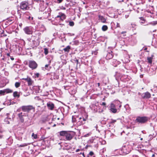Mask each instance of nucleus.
Segmentation results:
<instances>
[{"label": "nucleus", "instance_id": "f257e3e1", "mask_svg": "<svg viewBox=\"0 0 157 157\" xmlns=\"http://www.w3.org/2000/svg\"><path fill=\"white\" fill-rule=\"evenodd\" d=\"M20 8L23 11L29 10L30 7L28 2L27 1L22 2L20 4Z\"/></svg>", "mask_w": 157, "mask_h": 157}, {"label": "nucleus", "instance_id": "f03ea898", "mask_svg": "<svg viewBox=\"0 0 157 157\" xmlns=\"http://www.w3.org/2000/svg\"><path fill=\"white\" fill-rule=\"evenodd\" d=\"M131 149L128 146H124L120 151V153L124 154H127L129 153Z\"/></svg>", "mask_w": 157, "mask_h": 157}, {"label": "nucleus", "instance_id": "7ed1b4c3", "mask_svg": "<svg viewBox=\"0 0 157 157\" xmlns=\"http://www.w3.org/2000/svg\"><path fill=\"white\" fill-rule=\"evenodd\" d=\"M21 110L24 112L29 113L30 110L34 109V108L32 105L22 106L21 107Z\"/></svg>", "mask_w": 157, "mask_h": 157}, {"label": "nucleus", "instance_id": "20e7f679", "mask_svg": "<svg viewBox=\"0 0 157 157\" xmlns=\"http://www.w3.org/2000/svg\"><path fill=\"white\" fill-rule=\"evenodd\" d=\"M23 30L26 34H32L33 32V28L31 26H26L23 29Z\"/></svg>", "mask_w": 157, "mask_h": 157}, {"label": "nucleus", "instance_id": "39448f33", "mask_svg": "<svg viewBox=\"0 0 157 157\" xmlns=\"http://www.w3.org/2000/svg\"><path fill=\"white\" fill-rule=\"evenodd\" d=\"M115 105L114 104V103H111L110 106H109V109L110 111L113 113H115L117 112V111L118 110V109L116 108Z\"/></svg>", "mask_w": 157, "mask_h": 157}, {"label": "nucleus", "instance_id": "423d86ee", "mask_svg": "<svg viewBox=\"0 0 157 157\" xmlns=\"http://www.w3.org/2000/svg\"><path fill=\"white\" fill-rule=\"evenodd\" d=\"M148 118L146 117H138L136 120L137 122L140 123H143L148 121Z\"/></svg>", "mask_w": 157, "mask_h": 157}, {"label": "nucleus", "instance_id": "0eeeda50", "mask_svg": "<svg viewBox=\"0 0 157 157\" xmlns=\"http://www.w3.org/2000/svg\"><path fill=\"white\" fill-rule=\"evenodd\" d=\"M29 67L32 69H36L37 67L36 63L33 60H29Z\"/></svg>", "mask_w": 157, "mask_h": 157}, {"label": "nucleus", "instance_id": "6e6552de", "mask_svg": "<svg viewBox=\"0 0 157 157\" xmlns=\"http://www.w3.org/2000/svg\"><path fill=\"white\" fill-rule=\"evenodd\" d=\"M73 136L72 133L70 132H67L65 136V139L67 140H70L73 138Z\"/></svg>", "mask_w": 157, "mask_h": 157}, {"label": "nucleus", "instance_id": "1a4fd4ad", "mask_svg": "<svg viewBox=\"0 0 157 157\" xmlns=\"http://www.w3.org/2000/svg\"><path fill=\"white\" fill-rule=\"evenodd\" d=\"M151 94L148 92H146L142 94L141 96L142 98L144 99L149 98L151 97Z\"/></svg>", "mask_w": 157, "mask_h": 157}, {"label": "nucleus", "instance_id": "9d476101", "mask_svg": "<svg viewBox=\"0 0 157 157\" xmlns=\"http://www.w3.org/2000/svg\"><path fill=\"white\" fill-rule=\"evenodd\" d=\"M113 56V54L112 51H109L107 53L106 56V59H111Z\"/></svg>", "mask_w": 157, "mask_h": 157}, {"label": "nucleus", "instance_id": "9b49d317", "mask_svg": "<svg viewBox=\"0 0 157 157\" xmlns=\"http://www.w3.org/2000/svg\"><path fill=\"white\" fill-rule=\"evenodd\" d=\"M112 103H114V104L115 105V107L116 108L119 107L118 109L119 111L120 108L121 107V102L118 100H115Z\"/></svg>", "mask_w": 157, "mask_h": 157}, {"label": "nucleus", "instance_id": "f8f14e48", "mask_svg": "<svg viewBox=\"0 0 157 157\" xmlns=\"http://www.w3.org/2000/svg\"><path fill=\"white\" fill-rule=\"evenodd\" d=\"M47 106L48 109L51 110H52L54 108V104L52 102H48L47 103Z\"/></svg>", "mask_w": 157, "mask_h": 157}, {"label": "nucleus", "instance_id": "ddd939ff", "mask_svg": "<svg viewBox=\"0 0 157 157\" xmlns=\"http://www.w3.org/2000/svg\"><path fill=\"white\" fill-rule=\"evenodd\" d=\"M56 18H59L60 19L61 21H63V20L65 19L66 18V16L65 14H64L61 13H59V14L56 17Z\"/></svg>", "mask_w": 157, "mask_h": 157}, {"label": "nucleus", "instance_id": "4468645a", "mask_svg": "<svg viewBox=\"0 0 157 157\" xmlns=\"http://www.w3.org/2000/svg\"><path fill=\"white\" fill-rule=\"evenodd\" d=\"M50 15V13L49 11H45L43 13L42 16L43 18L44 19L47 18Z\"/></svg>", "mask_w": 157, "mask_h": 157}, {"label": "nucleus", "instance_id": "2eb2a0df", "mask_svg": "<svg viewBox=\"0 0 157 157\" xmlns=\"http://www.w3.org/2000/svg\"><path fill=\"white\" fill-rule=\"evenodd\" d=\"M19 118L21 122H23L24 121V119L23 117V116L24 115H23V113L22 112H21L19 113L18 114Z\"/></svg>", "mask_w": 157, "mask_h": 157}, {"label": "nucleus", "instance_id": "dca6fc26", "mask_svg": "<svg viewBox=\"0 0 157 157\" xmlns=\"http://www.w3.org/2000/svg\"><path fill=\"white\" fill-rule=\"evenodd\" d=\"M120 62L116 59H113L112 62V64L114 67H116L117 65L120 63Z\"/></svg>", "mask_w": 157, "mask_h": 157}, {"label": "nucleus", "instance_id": "f3484780", "mask_svg": "<svg viewBox=\"0 0 157 157\" xmlns=\"http://www.w3.org/2000/svg\"><path fill=\"white\" fill-rule=\"evenodd\" d=\"M27 82H28V85L29 86H30L32 85L34 82L32 80L31 78L30 77L28 78V79L27 81Z\"/></svg>", "mask_w": 157, "mask_h": 157}, {"label": "nucleus", "instance_id": "a211bd4d", "mask_svg": "<svg viewBox=\"0 0 157 157\" xmlns=\"http://www.w3.org/2000/svg\"><path fill=\"white\" fill-rule=\"evenodd\" d=\"M99 18L101 20V22L103 23L105 22L106 20L102 16L99 15Z\"/></svg>", "mask_w": 157, "mask_h": 157}, {"label": "nucleus", "instance_id": "6ab92c4d", "mask_svg": "<svg viewBox=\"0 0 157 157\" xmlns=\"http://www.w3.org/2000/svg\"><path fill=\"white\" fill-rule=\"evenodd\" d=\"M77 117H78L79 118V120H81L82 119L83 121H85L87 118L88 115H86L85 116V117H84L83 116L82 117H79V116H77Z\"/></svg>", "mask_w": 157, "mask_h": 157}, {"label": "nucleus", "instance_id": "aec40b11", "mask_svg": "<svg viewBox=\"0 0 157 157\" xmlns=\"http://www.w3.org/2000/svg\"><path fill=\"white\" fill-rule=\"evenodd\" d=\"M71 48L70 46L68 45L65 48L63 49L65 52H69Z\"/></svg>", "mask_w": 157, "mask_h": 157}, {"label": "nucleus", "instance_id": "412c9836", "mask_svg": "<svg viewBox=\"0 0 157 157\" xmlns=\"http://www.w3.org/2000/svg\"><path fill=\"white\" fill-rule=\"evenodd\" d=\"M67 132L65 131H62L59 132V134L60 136H63L65 137L66 134Z\"/></svg>", "mask_w": 157, "mask_h": 157}, {"label": "nucleus", "instance_id": "4be33fe9", "mask_svg": "<svg viewBox=\"0 0 157 157\" xmlns=\"http://www.w3.org/2000/svg\"><path fill=\"white\" fill-rule=\"evenodd\" d=\"M5 94H8L9 93H11L13 92V90L9 89H5Z\"/></svg>", "mask_w": 157, "mask_h": 157}, {"label": "nucleus", "instance_id": "5701e85b", "mask_svg": "<svg viewBox=\"0 0 157 157\" xmlns=\"http://www.w3.org/2000/svg\"><path fill=\"white\" fill-rule=\"evenodd\" d=\"M151 56H152V57H148L147 58V60L148 62L150 64H151L152 63V57L153 56L152 55Z\"/></svg>", "mask_w": 157, "mask_h": 157}, {"label": "nucleus", "instance_id": "b1692460", "mask_svg": "<svg viewBox=\"0 0 157 157\" xmlns=\"http://www.w3.org/2000/svg\"><path fill=\"white\" fill-rule=\"evenodd\" d=\"M108 27L107 25H104L102 27V29L103 31H105L108 29Z\"/></svg>", "mask_w": 157, "mask_h": 157}, {"label": "nucleus", "instance_id": "393cba45", "mask_svg": "<svg viewBox=\"0 0 157 157\" xmlns=\"http://www.w3.org/2000/svg\"><path fill=\"white\" fill-rule=\"evenodd\" d=\"M13 96L14 97H17L18 98H19L20 95L18 94V92L17 91H15L13 93Z\"/></svg>", "mask_w": 157, "mask_h": 157}, {"label": "nucleus", "instance_id": "a878e982", "mask_svg": "<svg viewBox=\"0 0 157 157\" xmlns=\"http://www.w3.org/2000/svg\"><path fill=\"white\" fill-rule=\"evenodd\" d=\"M21 85L20 83L19 82H16L15 83V86L16 88H18Z\"/></svg>", "mask_w": 157, "mask_h": 157}, {"label": "nucleus", "instance_id": "bb28decb", "mask_svg": "<svg viewBox=\"0 0 157 157\" xmlns=\"http://www.w3.org/2000/svg\"><path fill=\"white\" fill-rule=\"evenodd\" d=\"M149 24H151L153 25H155L157 24V21L151 22L150 23H149Z\"/></svg>", "mask_w": 157, "mask_h": 157}, {"label": "nucleus", "instance_id": "cd10ccee", "mask_svg": "<svg viewBox=\"0 0 157 157\" xmlns=\"http://www.w3.org/2000/svg\"><path fill=\"white\" fill-rule=\"evenodd\" d=\"M116 122V120L111 119L109 121V123L111 124L115 123Z\"/></svg>", "mask_w": 157, "mask_h": 157}, {"label": "nucleus", "instance_id": "c85d7f7f", "mask_svg": "<svg viewBox=\"0 0 157 157\" xmlns=\"http://www.w3.org/2000/svg\"><path fill=\"white\" fill-rule=\"evenodd\" d=\"M45 69L47 70H49L50 69V67H49V64H46L45 65Z\"/></svg>", "mask_w": 157, "mask_h": 157}, {"label": "nucleus", "instance_id": "c756f323", "mask_svg": "<svg viewBox=\"0 0 157 157\" xmlns=\"http://www.w3.org/2000/svg\"><path fill=\"white\" fill-rule=\"evenodd\" d=\"M5 94V90H0V94L4 95Z\"/></svg>", "mask_w": 157, "mask_h": 157}, {"label": "nucleus", "instance_id": "7c9ffc66", "mask_svg": "<svg viewBox=\"0 0 157 157\" xmlns=\"http://www.w3.org/2000/svg\"><path fill=\"white\" fill-rule=\"evenodd\" d=\"M44 53L45 55H47L48 53V50L47 48H44Z\"/></svg>", "mask_w": 157, "mask_h": 157}, {"label": "nucleus", "instance_id": "2f4dec72", "mask_svg": "<svg viewBox=\"0 0 157 157\" xmlns=\"http://www.w3.org/2000/svg\"><path fill=\"white\" fill-rule=\"evenodd\" d=\"M28 145V144L26 143H24L20 145L18 147H24Z\"/></svg>", "mask_w": 157, "mask_h": 157}, {"label": "nucleus", "instance_id": "473e14b6", "mask_svg": "<svg viewBox=\"0 0 157 157\" xmlns=\"http://www.w3.org/2000/svg\"><path fill=\"white\" fill-rule=\"evenodd\" d=\"M69 25L70 26H72L74 25V22L72 21H70L69 24Z\"/></svg>", "mask_w": 157, "mask_h": 157}, {"label": "nucleus", "instance_id": "72a5a7b5", "mask_svg": "<svg viewBox=\"0 0 157 157\" xmlns=\"http://www.w3.org/2000/svg\"><path fill=\"white\" fill-rule=\"evenodd\" d=\"M32 136L33 137V138L35 139H36L37 138V135L36 134H34V133H32Z\"/></svg>", "mask_w": 157, "mask_h": 157}, {"label": "nucleus", "instance_id": "f704fd0d", "mask_svg": "<svg viewBox=\"0 0 157 157\" xmlns=\"http://www.w3.org/2000/svg\"><path fill=\"white\" fill-rule=\"evenodd\" d=\"M92 54H94V55H97V54L98 53V52L96 50L94 51H92Z\"/></svg>", "mask_w": 157, "mask_h": 157}, {"label": "nucleus", "instance_id": "c9c22d12", "mask_svg": "<svg viewBox=\"0 0 157 157\" xmlns=\"http://www.w3.org/2000/svg\"><path fill=\"white\" fill-rule=\"evenodd\" d=\"M141 20H142L141 21H140V22L142 23H144V18L142 17H141L140 18Z\"/></svg>", "mask_w": 157, "mask_h": 157}, {"label": "nucleus", "instance_id": "e433bc0d", "mask_svg": "<svg viewBox=\"0 0 157 157\" xmlns=\"http://www.w3.org/2000/svg\"><path fill=\"white\" fill-rule=\"evenodd\" d=\"M67 35L69 36H73L74 35V34L73 33H68Z\"/></svg>", "mask_w": 157, "mask_h": 157}, {"label": "nucleus", "instance_id": "4c0bfd02", "mask_svg": "<svg viewBox=\"0 0 157 157\" xmlns=\"http://www.w3.org/2000/svg\"><path fill=\"white\" fill-rule=\"evenodd\" d=\"M35 75L36 76L37 78H38L39 77V73H36V74H35Z\"/></svg>", "mask_w": 157, "mask_h": 157}, {"label": "nucleus", "instance_id": "58836bf2", "mask_svg": "<svg viewBox=\"0 0 157 157\" xmlns=\"http://www.w3.org/2000/svg\"><path fill=\"white\" fill-rule=\"evenodd\" d=\"M28 19L30 20H32L33 19V17H31L30 16H29L28 18Z\"/></svg>", "mask_w": 157, "mask_h": 157}, {"label": "nucleus", "instance_id": "ea45409f", "mask_svg": "<svg viewBox=\"0 0 157 157\" xmlns=\"http://www.w3.org/2000/svg\"><path fill=\"white\" fill-rule=\"evenodd\" d=\"M28 78H29V77H27V78H22V79L24 80L25 81H26L27 82L28 79Z\"/></svg>", "mask_w": 157, "mask_h": 157}, {"label": "nucleus", "instance_id": "a19ab883", "mask_svg": "<svg viewBox=\"0 0 157 157\" xmlns=\"http://www.w3.org/2000/svg\"><path fill=\"white\" fill-rule=\"evenodd\" d=\"M94 153L92 151H90L89 153V155L90 156H92L93 155Z\"/></svg>", "mask_w": 157, "mask_h": 157}, {"label": "nucleus", "instance_id": "79ce46f5", "mask_svg": "<svg viewBox=\"0 0 157 157\" xmlns=\"http://www.w3.org/2000/svg\"><path fill=\"white\" fill-rule=\"evenodd\" d=\"M38 18L39 19H44V18H43V16H42L41 17H38Z\"/></svg>", "mask_w": 157, "mask_h": 157}, {"label": "nucleus", "instance_id": "37998d69", "mask_svg": "<svg viewBox=\"0 0 157 157\" xmlns=\"http://www.w3.org/2000/svg\"><path fill=\"white\" fill-rule=\"evenodd\" d=\"M116 26L117 27H120V24L119 23L117 22Z\"/></svg>", "mask_w": 157, "mask_h": 157}, {"label": "nucleus", "instance_id": "c03bdc74", "mask_svg": "<svg viewBox=\"0 0 157 157\" xmlns=\"http://www.w3.org/2000/svg\"><path fill=\"white\" fill-rule=\"evenodd\" d=\"M99 63L100 64L101 63H104V61L102 62V60H100L99 61Z\"/></svg>", "mask_w": 157, "mask_h": 157}, {"label": "nucleus", "instance_id": "a18cd8bd", "mask_svg": "<svg viewBox=\"0 0 157 157\" xmlns=\"http://www.w3.org/2000/svg\"><path fill=\"white\" fill-rule=\"evenodd\" d=\"M75 61V62L76 63L77 65L78 63V59H76Z\"/></svg>", "mask_w": 157, "mask_h": 157}, {"label": "nucleus", "instance_id": "49530a36", "mask_svg": "<svg viewBox=\"0 0 157 157\" xmlns=\"http://www.w3.org/2000/svg\"><path fill=\"white\" fill-rule=\"evenodd\" d=\"M101 105H103L105 106L106 105V103L105 102H103Z\"/></svg>", "mask_w": 157, "mask_h": 157}, {"label": "nucleus", "instance_id": "de8ad7c7", "mask_svg": "<svg viewBox=\"0 0 157 157\" xmlns=\"http://www.w3.org/2000/svg\"><path fill=\"white\" fill-rule=\"evenodd\" d=\"M63 0H57V1L59 3H61Z\"/></svg>", "mask_w": 157, "mask_h": 157}, {"label": "nucleus", "instance_id": "09e8293b", "mask_svg": "<svg viewBox=\"0 0 157 157\" xmlns=\"http://www.w3.org/2000/svg\"><path fill=\"white\" fill-rule=\"evenodd\" d=\"M10 59L12 60H14V58L13 57H10Z\"/></svg>", "mask_w": 157, "mask_h": 157}, {"label": "nucleus", "instance_id": "8fccbe9b", "mask_svg": "<svg viewBox=\"0 0 157 157\" xmlns=\"http://www.w3.org/2000/svg\"><path fill=\"white\" fill-rule=\"evenodd\" d=\"M79 151H80V149H77L76 150V152H78Z\"/></svg>", "mask_w": 157, "mask_h": 157}, {"label": "nucleus", "instance_id": "3c124183", "mask_svg": "<svg viewBox=\"0 0 157 157\" xmlns=\"http://www.w3.org/2000/svg\"><path fill=\"white\" fill-rule=\"evenodd\" d=\"M7 56H10V53H7Z\"/></svg>", "mask_w": 157, "mask_h": 157}, {"label": "nucleus", "instance_id": "603ef678", "mask_svg": "<svg viewBox=\"0 0 157 157\" xmlns=\"http://www.w3.org/2000/svg\"><path fill=\"white\" fill-rule=\"evenodd\" d=\"M97 84H98V86L99 87V86H100V83H98Z\"/></svg>", "mask_w": 157, "mask_h": 157}, {"label": "nucleus", "instance_id": "864d4df0", "mask_svg": "<svg viewBox=\"0 0 157 157\" xmlns=\"http://www.w3.org/2000/svg\"><path fill=\"white\" fill-rule=\"evenodd\" d=\"M128 15H125V18H127V17H128Z\"/></svg>", "mask_w": 157, "mask_h": 157}, {"label": "nucleus", "instance_id": "5fc2aeb1", "mask_svg": "<svg viewBox=\"0 0 157 157\" xmlns=\"http://www.w3.org/2000/svg\"><path fill=\"white\" fill-rule=\"evenodd\" d=\"M154 156H155V154H152V155L151 157H154Z\"/></svg>", "mask_w": 157, "mask_h": 157}, {"label": "nucleus", "instance_id": "6e6d98bb", "mask_svg": "<svg viewBox=\"0 0 157 157\" xmlns=\"http://www.w3.org/2000/svg\"><path fill=\"white\" fill-rule=\"evenodd\" d=\"M6 122H7V124H9L10 122H9V121H6Z\"/></svg>", "mask_w": 157, "mask_h": 157}, {"label": "nucleus", "instance_id": "4d7b16f0", "mask_svg": "<svg viewBox=\"0 0 157 157\" xmlns=\"http://www.w3.org/2000/svg\"><path fill=\"white\" fill-rule=\"evenodd\" d=\"M136 12L137 13H138L139 12V11L138 10H136Z\"/></svg>", "mask_w": 157, "mask_h": 157}, {"label": "nucleus", "instance_id": "13d9d810", "mask_svg": "<svg viewBox=\"0 0 157 157\" xmlns=\"http://www.w3.org/2000/svg\"><path fill=\"white\" fill-rule=\"evenodd\" d=\"M21 25H22V24H20V25H20V26H21Z\"/></svg>", "mask_w": 157, "mask_h": 157}, {"label": "nucleus", "instance_id": "bf43d9fd", "mask_svg": "<svg viewBox=\"0 0 157 157\" xmlns=\"http://www.w3.org/2000/svg\"><path fill=\"white\" fill-rule=\"evenodd\" d=\"M143 140V139H142V138H141L140 139V140Z\"/></svg>", "mask_w": 157, "mask_h": 157}, {"label": "nucleus", "instance_id": "052dcab7", "mask_svg": "<svg viewBox=\"0 0 157 157\" xmlns=\"http://www.w3.org/2000/svg\"><path fill=\"white\" fill-rule=\"evenodd\" d=\"M56 126V124H54V125H53L54 126Z\"/></svg>", "mask_w": 157, "mask_h": 157}, {"label": "nucleus", "instance_id": "680f3d73", "mask_svg": "<svg viewBox=\"0 0 157 157\" xmlns=\"http://www.w3.org/2000/svg\"><path fill=\"white\" fill-rule=\"evenodd\" d=\"M84 123H85V122H84V123H82V124H84Z\"/></svg>", "mask_w": 157, "mask_h": 157}, {"label": "nucleus", "instance_id": "e2e57ef3", "mask_svg": "<svg viewBox=\"0 0 157 157\" xmlns=\"http://www.w3.org/2000/svg\"><path fill=\"white\" fill-rule=\"evenodd\" d=\"M124 33V32H122V33Z\"/></svg>", "mask_w": 157, "mask_h": 157}, {"label": "nucleus", "instance_id": "0e129e2a", "mask_svg": "<svg viewBox=\"0 0 157 157\" xmlns=\"http://www.w3.org/2000/svg\"><path fill=\"white\" fill-rule=\"evenodd\" d=\"M124 33V32H122V33Z\"/></svg>", "mask_w": 157, "mask_h": 157}]
</instances>
